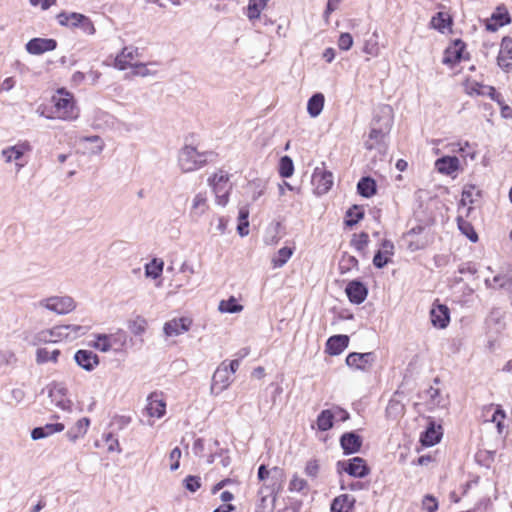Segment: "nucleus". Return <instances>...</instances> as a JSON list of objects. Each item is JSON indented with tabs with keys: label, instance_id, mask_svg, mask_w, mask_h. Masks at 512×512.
Here are the masks:
<instances>
[{
	"label": "nucleus",
	"instance_id": "nucleus-49",
	"mask_svg": "<svg viewBox=\"0 0 512 512\" xmlns=\"http://www.w3.org/2000/svg\"><path fill=\"white\" fill-rule=\"evenodd\" d=\"M163 267V261L155 258L145 265V274L147 277L156 279L161 276Z\"/></svg>",
	"mask_w": 512,
	"mask_h": 512
},
{
	"label": "nucleus",
	"instance_id": "nucleus-54",
	"mask_svg": "<svg viewBox=\"0 0 512 512\" xmlns=\"http://www.w3.org/2000/svg\"><path fill=\"white\" fill-rule=\"evenodd\" d=\"M81 141L90 142L94 144V146L90 149L91 154H100L105 147L104 141L97 135L85 136L81 138Z\"/></svg>",
	"mask_w": 512,
	"mask_h": 512
},
{
	"label": "nucleus",
	"instance_id": "nucleus-22",
	"mask_svg": "<svg viewBox=\"0 0 512 512\" xmlns=\"http://www.w3.org/2000/svg\"><path fill=\"white\" fill-rule=\"evenodd\" d=\"M431 322L435 327L445 328L450 321L449 309L446 305H434L430 311Z\"/></svg>",
	"mask_w": 512,
	"mask_h": 512
},
{
	"label": "nucleus",
	"instance_id": "nucleus-8",
	"mask_svg": "<svg viewBox=\"0 0 512 512\" xmlns=\"http://www.w3.org/2000/svg\"><path fill=\"white\" fill-rule=\"evenodd\" d=\"M349 301L353 304L363 303L368 295V288L359 280L350 281L345 288Z\"/></svg>",
	"mask_w": 512,
	"mask_h": 512
},
{
	"label": "nucleus",
	"instance_id": "nucleus-13",
	"mask_svg": "<svg viewBox=\"0 0 512 512\" xmlns=\"http://www.w3.org/2000/svg\"><path fill=\"white\" fill-rule=\"evenodd\" d=\"M192 320L188 317L174 318L164 325V333L166 336H178L190 329Z\"/></svg>",
	"mask_w": 512,
	"mask_h": 512
},
{
	"label": "nucleus",
	"instance_id": "nucleus-9",
	"mask_svg": "<svg viewBox=\"0 0 512 512\" xmlns=\"http://www.w3.org/2000/svg\"><path fill=\"white\" fill-rule=\"evenodd\" d=\"M312 182L316 186L318 194L327 193L333 185V174L323 168L317 167L312 176Z\"/></svg>",
	"mask_w": 512,
	"mask_h": 512
},
{
	"label": "nucleus",
	"instance_id": "nucleus-63",
	"mask_svg": "<svg viewBox=\"0 0 512 512\" xmlns=\"http://www.w3.org/2000/svg\"><path fill=\"white\" fill-rule=\"evenodd\" d=\"M353 45V38L350 33H341L338 39V46L341 50L347 51Z\"/></svg>",
	"mask_w": 512,
	"mask_h": 512
},
{
	"label": "nucleus",
	"instance_id": "nucleus-37",
	"mask_svg": "<svg viewBox=\"0 0 512 512\" xmlns=\"http://www.w3.org/2000/svg\"><path fill=\"white\" fill-rule=\"evenodd\" d=\"M512 284V271L507 274H499L493 277V279L486 278L485 285L488 288H506L510 289Z\"/></svg>",
	"mask_w": 512,
	"mask_h": 512
},
{
	"label": "nucleus",
	"instance_id": "nucleus-26",
	"mask_svg": "<svg viewBox=\"0 0 512 512\" xmlns=\"http://www.w3.org/2000/svg\"><path fill=\"white\" fill-rule=\"evenodd\" d=\"M483 417L485 418V421L495 423L498 433H502L505 413L501 408L495 407L494 405L486 406L483 409Z\"/></svg>",
	"mask_w": 512,
	"mask_h": 512
},
{
	"label": "nucleus",
	"instance_id": "nucleus-19",
	"mask_svg": "<svg viewBox=\"0 0 512 512\" xmlns=\"http://www.w3.org/2000/svg\"><path fill=\"white\" fill-rule=\"evenodd\" d=\"M442 435L441 425L436 426L434 422H430L426 430L421 433L420 442L426 447L434 446L440 442Z\"/></svg>",
	"mask_w": 512,
	"mask_h": 512
},
{
	"label": "nucleus",
	"instance_id": "nucleus-4",
	"mask_svg": "<svg viewBox=\"0 0 512 512\" xmlns=\"http://www.w3.org/2000/svg\"><path fill=\"white\" fill-rule=\"evenodd\" d=\"M38 305L59 315L68 314L76 307L74 299L70 296H51L40 300Z\"/></svg>",
	"mask_w": 512,
	"mask_h": 512
},
{
	"label": "nucleus",
	"instance_id": "nucleus-55",
	"mask_svg": "<svg viewBox=\"0 0 512 512\" xmlns=\"http://www.w3.org/2000/svg\"><path fill=\"white\" fill-rule=\"evenodd\" d=\"M369 243V236L366 232H361L358 235H354L351 241L352 246L358 250L363 251Z\"/></svg>",
	"mask_w": 512,
	"mask_h": 512
},
{
	"label": "nucleus",
	"instance_id": "nucleus-24",
	"mask_svg": "<svg viewBox=\"0 0 512 512\" xmlns=\"http://www.w3.org/2000/svg\"><path fill=\"white\" fill-rule=\"evenodd\" d=\"M511 22V17L505 8H498L491 18L486 22V29L491 32L497 31L500 27Z\"/></svg>",
	"mask_w": 512,
	"mask_h": 512
},
{
	"label": "nucleus",
	"instance_id": "nucleus-10",
	"mask_svg": "<svg viewBox=\"0 0 512 512\" xmlns=\"http://www.w3.org/2000/svg\"><path fill=\"white\" fill-rule=\"evenodd\" d=\"M230 385V373L228 367L223 362L214 372L212 377L211 391L216 394L221 393Z\"/></svg>",
	"mask_w": 512,
	"mask_h": 512
},
{
	"label": "nucleus",
	"instance_id": "nucleus-1",
	"mask_svg": "<svg viewBox=\"0 0 512 512\" xmlns=\"http://www.w3.org/2000/svg\"><path fill=\"white\" fill-rule=\"evenodd\" d=\"M54 104V114L58 119L71 121L79 116V110L76 107L74 96L64 88L57 90L56 94L52 96Z\"/></svg>",
	"mask_w": 512,
	"mask_h": 512
},
{
	"label": "nucleus",
	"instance_id": "nucleus-57",
	"mask_svg": "<svg viewBox=\"0 0 512 512\" xmlns=\"http://www.w3.org/2000/svg\"><path fill=\"white\" fill-rule=\"evenodd\" d=\"M357 267H358V260L354 256L344 255L342 257V260L340 262V269H341L342 273L349 271L351 268H357Z\"/></svg>",
	"mask_w": 512,
	"mask_h": 512
},
{
	"label": "nucleus",
	"instance_id": "nucleus-40",
	"mask_svg": "<svg viewBox=\"0 0 512 512\" xmlns=\"http://www.w3.org/2000/svg\"><path fill=\"white\" fill-rule=\"evenodd\" d=\"M266 6L263 0H249L246 12L247 18L254 23L255 20L260 19L261 12Z\"/></svg>",
	"mask_w": 512,
	"mask_h": 512
},
{
	"label": "nucleus",
	"instance_id": "nucleus-52",
	"mask_svg": "<svg viewBox=\"0 0 512 512\" xmlns=\"http://www.w3.org/2000/svg\"><path fill=\"white\" fill-rule=\"evenodd\" d=\"M495 454L496 452L495 451H490V450H479L477 453H476V461L482 465V466H485V467H490V465L493 463L494 461V458H495Z\"/></svg>",
	"mask_w": 512,
	"mask_h": 512
},
{
	"label": "nucleus",
	"instance_id": "nucleus-12",
	"mask_svg": "<svg viewBox=\"0 0 512 512\" xmlns=\"http://www.w3.org/2000/svg\"><path fill=\"white\" fill-rule=\"evenodd\" d=\"M74 360L82 369L91 372L99 365V357L91 350L80 349L76 351Z\"/></svg>",
	"mask_w": 512,
	"mask_h": 512
},
{
	"label": "nucleus",
	"instance_id": "nucleus-33",
	"mask_svg": "<svg viewBox=\"0 0 512 512\" xmlns=\"http://www.w3.org/2000/svg\"><path fill=\"white\" fill-rule=\"evenodd\" d=\"M389 131L390 130H384V128H381L379 126L371 125L369 139L365 142L366 149H375L377 145L383 143L384 138L389 133Z\"/></svg>",
	"mask_w": 512,
	"mask_h": 512
},
{
	"label": "nucleus",
	"instance_id": "nucleus-42",
	"mask_svg": "<svg viewBox=\"0 0 512 512\" xmlns=\"http://www.w3.org/2000/svg\"><path fill=\"white\" fill-rule=\"evenodd\" d=\"M451 23L452 20L450 16L443 12L436 13L430 21L431 27L442 33L451 25Z\"/></svg>",
	"mask_w": 512,
	"mask_h": 512
},
{
	"label": "nucleus",
	"instance_id": "nucleus-48",
	"mask_svg": "<svg viewBox=\"0 0 512 512\" xmlns=\"http://www.w3.org/2000/svg\"><path fill=\"white\" fill-rule=\"evenodd\" d=\"M288 489L290 492H297L302 495H307L309 492V485L305 479L300 478L295 474L290 480Z\"/></svg>",
	"mask_w": 512,
	"mask_h": 512
},
{
	"label": "nucleus",
	"instance_id": "nucleus-53",
	"mask_svg": "<svg viewBox=\"0 0 512 512\" xmlns=\"http://www.w3.org/2000/svg\"><path fill=\"white\" fill-rule=\"evenodd\" d=\"M91 347L101 351V352H108L111 349V345L109 344L107 334H96L95 335V341L92 342Z\"/></svg>",
	"mask_w": 512,
	"mask_h": 512
},
{
	"label": "nucleus",
	"instance_id": "nucleus-59",
	"mask_svg": "<svg viewBox=\"0 0 512 512\" xmlns=\"http://www.w3.org/2000/svg\"><path fill=\"white\" fill-rule=\"evenodd\" d=\"M184 485L190 492H196L201 486V479L198 476L189 475L184 479Z\"/></svg>",
	"mask_w": 512,
	"mask_h": 512
},
{
	"label": "nucleus",
	"instance_id": "nucleus-41",
	"mask_svg": "<svg viewBox=\"0 0 512 512\" xmlns=\"http://www.w3.org/2000/svg\"><path fill=\"white\" fill-rule=\"evenodd\" d=\"M111 349L114 351H120L127 342V334L125 331L119 329L114 333L107 334Z\"/></svg>",
	"mask_w": 512,
	"mask_h": 512
},
{
	"label": "nucleus",
	"instance_id": "nucleus-46",
	"mask_svg": "<svg viewBox=\"0 0 512 512\" xmlns=\"http://www.w3.org/2000/svg\"><path fill=\"white\" fill-rule=\"evenodd\" d=\"M364 217V212L361 207L354 205L346 212L345 225L352 227L356 225Z\"/></svg>",
	"mask_w": 512,
	"mask_h": 512
},
{
	"label": "nucleus",
	"instance_id": "nucleus-20",
	"mask_svg": "<svg viewBox=\"0 0 512 512\" xmlns=\"http://www.w3.org/2000/svg\"><path fill=\"white\" fill-rule=\"evenodd\" d=\"M49 397L51 402L64 411H70L72 402L66 397V389L61 386L54 385L49 389Z\"/></svg>",
	"mask_w": 512,
	"mask_h": 512
},
{
	"label": "nucleus",
	"instance_id": "nucleus-45",
	"mask_svg": "<svg viewBox=\"0 0 512 512\" xmlns=\"http://www.w3.org/2000/svg\"><path fill=\"white\" fill-rule=\"evenodd\" d=\"M293 255V249L290 247H283L278 250L275 256L272 258V264L274 268H280L284 266Z\"/></svg>",
	"mask_w": 512,
	"mask_h": 512
},
{
	"label": "nucleus",
	"instance_id": "nucleus-7",
	"mask_svg": "<svg viewBox=\"0 0 512 512\" xmlns=\"http://www.w3.org/2000/svg\"><path fill=\"white\" fill-rule=\"evenodd\" d=\"M497 64L506 73L512 71V38L509 36L502 38Z\"/></svg>",
	"mask_w": 512,
	"mask_h": 512
},
{
	"label": "nucleus",
	"instance_id": "nucleus-61",
	"mask_svg": "<svg viewBox=\"0 0 512 512\" xmlns=\"http://www.w3.org/2000/svg\"><path fill=\"white\" fill-rule=\"evenodd\" d=\"M422 507L427 512H435L438 509V502L432 495H426L422 500Z\"/></svg>",
	"mask_w": 512,
	"mask_h": 512
},
{
	"label": "nucleus",
	"instance_id": "nucleus-31",
	"mask_svg": "<svg viewBox=\"0 0 512 512\" xmlns=\"http://www.w3.org/2000/svg\"><path fill=\"white\" fill-rule=\"evenodd\" d=\"M465 211H462L461 207H458V216L456 218L459 230L472 242H477L478 235L474 230L472 224L464 219Z\"/></svg>",
	"mask_w": 512,
	"mask_h": 512
},
{
	"label": "nucleus",
	"instance_id": "nucleus-50",
	"mask_svg": "<svg viewBox=\"0 0 512 512\" xmlns=\"http://www.w3.org/2000/svg\"><path fill=\"white\" fill-rule=\"evenodd\" d=\"M294 164L289 156H283L279 163V174L283 178H289L293 175Z\"/></svg>",
	"mask_w": 512,
	"mask_h": 512
},
{
	"label": "nucleus",
	"instance_id": "nucleus-51",
	"mask_svg": "<svg viewBox=\"0 0 512 512\" xmlns=\"http://www.w3.org/2000/svg\"><path fill=\"white\" fill-rule=\"evenodd\" d=\"M404 413V405L395 399H391L386 407V415L396 419Z\"/></svg>",
	"mask_w": 512,
	"mask_h": 512
},
{
	"label": "nucleus",
	"instance_id": "nucleus-36",
	"mask_svg": "<svg viewBox=\"0 0 512 512\" xmlns=\"http://www.w3.org/2000/svg\"><path fill=\"white\" fill-rule=\"evenodd\" d=\"M61 351L59 349L49 350L48 348H38L36 350V363L39 365L47 362L57 363Z\"/></svg>",
	"mask_w": 512,
	"mask_h": 512
},
{
	"label": "nucleus",
	"instance_id": "nucleus-15",
	"mask_svg": "<svg viewBox=\"0 0 512 512\" xmlns=\"http://www.w3.org/2000/svg\"><path fill=\"white\" fill-rule=\"evenodd\" d=\"M362 442L361 436L355 432H346L340 437V445L345 455L359 452Z\"/></svg>",
	"mask_w": 512,
	"mask_h": 512
},
{
	"label": "nucleus",
	"instance_id": "nucleus-23",
	"mask_svg": "<svg viewBox=\"0 0 512 512\" xmlns=\"http://www.w3.org/2000/svg\"><path fill=\"white\" fill-rule=\"evenodd\" d=\"M138 56L139 49L137 47H124L122 51L116 56L114 66L119 70H126L132 65L130 64V61Z\"/></svg>",
	"mask_w": 512,
	"mask_h": 512
},
{
	"label": "nucleus",
	"instance_id": "nucleus-6",
	"mask_svg": "<svg viewBox=\"0 0 512 512\" xmlns=\"http://www.w3.org/2000/svg\"><path fill=\"white\" fill-rule=\"evenodd\" d=\"M375 361L376 355L374 352H352L346 357L347 366L361 371H369L373 367Z\"/></svg>",
	"mask_w": 512,
	"mask_h": 512
},
{
	"label": "nucleus",
	"instance_id": "nucleus-56",
	"mask_svg": "<svg viewBox=\"0 0 512 512\" xmlns=\"http://www.w3.org/2000/svg\"><path fill=\"white\" fill-rule=\"evenodd\" d=\"M103 438L107 444L108 452H118L121 453L122 449L120 447L118 438L115 437L111 432L104 434Z\"/></svg>",
	"mask_w": 512,
	"mask_h": 512
},
{
	"label": "nucleus",
	"instance_id": "nucleus-58",
	"mask_svg": "<svg viewBox=\"0 0 512 512\" xmlns=\"http://www.w3.org/2000/svg\"><path fill=\"white\" fill-rule=\"evenodd\" d=\"M77 17L81 20L78 28H80L84 33L88 35H93L95 33V27L90 18L85 15Z\"/></svg>",
	"mask_w": 512,
	"mask_h": 512
},
{
	"label": "nucleus",
	"instance_id": "nucleus-14",
	"mask_svg": "<svg viewBox=\"0 0 512 512\" xmlns=\"http://www.w3.org/2000/svg\"><path fill=\"white\" fill-rule=\"evenodd\" d=\"M393 124V110L389 105H382L375 111L371 125L390 130Z\"/></svg>",
	"mask_w": 512,
	"mask_h": 512
},
{
	"label": "nucleus",
	"instance_id": "nucleus-17",
	"mask_svg": "<svg viewBox=\"0 0 512 512\" xmlns=\"http://www.w3.org/2000/svg\"><path fill=\"white\" fill-rule=\"evenodd\" d=\"M145 409L150 417L161 418L166 413V403L161 395L152 393L147 398V405Z\"/></svg>",
	"mask_w": 512,
	"mask_h": 512
},
{
	"label": "nucleus",
	"instance_id": "nucleus-44",
	"mask_svg": "<svg viewBox=\"0 0 512 512\" xmlns=\"http://www.w3.org/2000/svg\"><path fill=\"white\" fill-rule=\"evenodd\" d=\"M55 337H59L58 336V327H55L53 329L41 330L34 335L32 344L37 345L38 343H41V342H43V343L54 342V341H56L54 339Z\"/></svg>",
	"mask_w": 512,
	"mask_h": 512
},
{
	"label": "nucleus",
	"instance_id": "nucleus-11",
	"mask_svg": "<svg viewBox=\"0 0 512 512\" xmlns=\"http://www.w3.org/2000/svg\"><path fill=\"white\" fill-rule=\"evenodd\" d=\"M56 47V40L51 38H33L26 44L27 52L32 55H40L48 51H53Z\"/></svg>",
	"mask_w": 512,
	"mask_h": 512
},
{
	"label": "nucleus",
	"instance_id": "nucleus-18",
	"mask_svg": "<svg viewBox=\"0 0 512 512\" xmlns=\"http://www.w3.org/2000/svg\"><path fill=\"white\" fill-rule=\"evenodd\" d=\"M466 45L465 43L457 39L453 42L451 47H448L444 52L443 63L447 65H455L459 63L463 58V52Z\"/></svg>",
	"mask_w": 512,
	"mask_h": 512
},
{
	"label": "nucleus",
	"instance_id": "nucleus-32",
	"mask_svg": "<svg viewBox=\"0 0 512 512\" xmlns=\"http://www.w3.org/2000/svg\"><path fill=\"white\" fill-rule=\"evenodd\" d=\"M30 150V144L28 142L18 143L14 146H10L2 151V155L5 158L6 162H11L13 160L17 161L26 151Z\"/></svg>",
	"mask_w": 512,
	"mask_h": 512
},
{
	"label": "nucleus",
	"instance_id": "nucleus-2",
	"mask_svg": "<svg viewBox=\"0 0 512 512\" xmlns=\"http://www.w3.org/2000/svg\"><path fill=\"white\" fill-rule=\"evenodd\" d=\"M212 152H199L194 146L185 145L178 154V165L182 172L189 173L200 169L208 162Z\"/></svg>",
	"mask_w": 512,
	"mask_h": 512
},
{
	"label": "nucleus",
	"instance_id": "nucleus-29",
	"mask_svg": "<svg viewBox=\"0 0 512 512\" xmlns=\"http://www.w3.org/2000/svg\"><path fill=\"white\" fill-rule=\"evenodd\" d=\"M474 196L480 197L481 192L480 190H476L475 186H468L465 187L462 192V198L460 200L459 206L461 207L462 211H465V216L468 217L470 215V212L472 211L471 206H467L468 203L472 204L475 202Z\"/></svg>",
	"mask_w": 512,
	"mask_h": 512
},
{
	"label": "nucleus",
	"instance_id": "nucleus-5",
	"mask_svg": "<svg viewBox=\"0 0 512 512\" xmlns=\"http://www.w3.org/2000/svg\"><path fill=\"white\" fill-rule=\"evenodd\" d=\"M338 472H346L349 476L355 478H364L370 473V468L366 461L361 457H353L348 460L337 462Z\"/></svg>",
	"mask_w": 512,
	"mask_h": 512
},
{
	"label": "nucleus",
	"instance_id": "nucleus-25",
	"mask_svg": "<svg viewBox=\"0 0 512 512\" xmlns=\"http://www.w3.org/2000/svg\"><path fill=\"white\" fill-rule=\"evenodd\" d=\"M356 499L349 494H341L335 497L331 503V512H354Z\"/></svg>",
	"mask_w": 512,
	"mask_h": 512
},
{
	"label": "nucleus",
	"instance_id": "nucleus-16",
	"mask_svg": "<svg viewBox=\"0 0 512 512\" xmlns=\"http://www.w3.org/2000/svg\"><path fill=\"white\" fill-rule=\"evenodd\" d=\"M272 475L268 477L264 481V489L267 490L268 494L273 495V501L275 500L277 494L282 489V483L284 478V472L282 469L278 467H274L271 470Z\"/></svg>",
	"mask_w": 512,
	"mask_h": 512
},
{
	"label": "nucleus",
	"instance_id": "nucleus-47",
	"mask_svg": "<svg viewBox=\"0 0 512 512\" xmlns=\"http://www.w3.org/2000/svg\"><path fill=\"white\" fill-rule=\"evenodd\" d=\"M333 416L329 409L321 411L317 417V428L320 431H328L333 427Z\"/></svg>",
	"mask_w": 512,
	"mask_h": 512
},
{
	"label": "nucleus",
	"instance_id": "nucleus-38",
	"mask_svg": "<svg viewBox=\"0 0 512 512\" xmlns=\"http://www.w3.org/2000/svg\"><path fill=\"white\" fill-rule=\"evenodd\" d=\"M376 182L373 178L362 177L357 184L358 193L365 198H370L376 193Z\"/></svg>",
	"mask_w": 512,
	"mask_h": 512
},
{
	"label": "nucleus",
	"instance_id": "nucleus-28",
	"mask_svg": "<svg viewBox=\"0 0 512 512\" xmlns=\"http://www.w3.org/2000/svg\"><path fill=\"white\" fill-rule=\"evenodd\" d=\"M436 169L446 175H450L458 170L459 159L455 156H444L435 162Z\"/></svg>",
	"mask_w": 512,
	"mask_h": 512
},
{
	"label": "nucleus",
	"instance_id": "nucleus-62",
	"mask_svg": "<svg viewBox=\"0 0 512 512\" xmlns=\"http://www.w3.org/2000/svg\"><path fill=\"white\" fill-rule=\"evenodd\" d=\"M390 262V257L385 255L382 251H377L373 257V265L376 268H383Z\"/></svg>",
	"mask_w": 512,
	"mask_h": 512
},
{
	"label": "nucleus",
	"instance_id": "nucleus-34",
	"mask_svg": "<svg viewBox=\"0 0 512 512\" xmlns=\"http://www.w3.org/2000/svg\"><path fill=\"white\" fill-rule=\"evenodd\" d=\"M325 97L322 93L313 94L307 103L308 114L315 118L319 116L323 110Z\"/></svg>",
	"mask_w": 512,
	"mask_h": 512
},
{
	"label": "nucleus",
	"instance_id": "nucleus-35",
	"mask_svg": "<svg viewBox=\"0 0 512 512\" xmlns=\"http://www.w3.org/2000/svg\"><path fill=\"white\" fill-rule=\"evenodd\" d=\"M87 331H88V327L82 326V325L69 324V325L58 326V336H60V337L76 338V337L85 335L87 333Z\"/></svg>",
	"mask_w": 512,
	"mask_h": 512
},
{
	"label": "nucleus",
	"instance_id": "nucleus-39",
	"mask_svg": "<svg viewBox=\"0 0 512 512\" xmlns=\"http://www.w3.org/2000/svg\"><path fill=\"white\" fill-rule=\"evenodd\" d=\"M208 209L207 197L205 193H198L194 196L191 206V215L194 217L202 216Z\"/></svg>",
	"mask_w": 512,
	"mask_h": 512
},
{
	"label": "nucleus",
	"instance_id": "nucleus-64",
	"mask_svg": "<svg viewBox=\"0 0 512 512\" xmlns=\"http://www.w3.org/2000/svg\"><path fill=\"white\" fill-rule=\"evenodd\" d=\"M181 450L178 447H175L169 454V459L171 461L170 470L175 471L180 466V458H181Z\"/></svg>",
	"mask_w": 512,
	"mask_h": 512
},
{
	"label": "nucleus",
	"instance_id": "nucleus-43",
	"mask_svg": "<svg viewBox=\"0 0 512 512\" xmlns=\"http://www.w3.org/2000/svg\"><path fill=\"white\" fill-rule=\"evenodd\" d=\"M218 309L222 313L233 314L241 312L243 305L239 304L234 296H231L227 300L220 301Z\"/></svg>",
	"mask_w": 512,
	"mask_h": 512
},
{
	"label": "nucleus",
	"instance_id": "nucleus-3",
	"mask_svg": "<svg viewBox=\"0 0 512 512\" xmlns=\"http://www.w3.org/2000/svg\"><path fill=\"white\" fill-rule=\"evenodd\" d=\"M208 184L215 194L216 203L220 206H226L229 202V194L232 190V183L227 172L220 170L208 178Z\"/></svg>",
	"mask_w": 512,
	"mask_h": 512
},
{
	"label": "nucleus",
	"instance_id": "nucleus-27",
	"mask_svg": "<svg viewBox=\"0 0 512 512\" xmlns=\"http://www.w3.org/2000/svg\"><path fill=\"white\" fill-rule=\"evenodd\" d=\"M65 426L62 423H51L46 424L44 426L35 427L31 431V438L33 440H40L46 438L48 436L53 435L54 433L62 432Z\"/></svg>",
	"mask_w": 512,
	"mask_h": 512
},
{
	"label": "nucleus",
	"instance_id": "nucleus-21",
	"mask_svg": "<svg viewBox=\"0 0 512 512\" xmlns=\"http://www.w3.org/2000/svg\"><path fill=\"white\" fill-rule=\"evenodd\" d=\"M349 344V337L347 335H333L328 338L326 342L325 352L329 355L341 354Z\"/></svg>",
	"mask_w": 512,
	"mask_h": 512
},
{
	"label": "nucleus",
	"instance_id": "nucleus-60",
	"mask_svg": "<svg viewBox=\"0 0 512 512\" xmlns=\"http://www.w3.org/2000/svg\"><path fill=\"white\" fill-rule=\"evenodd\" d=\"M320 470L319 463L316 459H311L306 463L305 474L310 478H317Z\"/></svg>",
	"mask_w": 512,
	"mask_h": 512
},
{
	"label": "nucleus",
	"instance_id": "nucleus-30",
	"mask_svg": "<svg viewBox=\"0 0 512 512\" xmlns=\"http://www.w3.org/2000/svg\"><path fill=\"white\" fill-rule=\"evenodd\" d=\"M90 425V420L87 417L79 419L73 427H71L66 436L71 442H76L78 439L84 437Z\"/></svg>",
	"mask_w": 512,
	"mask_h": 512
}]
</instances>
